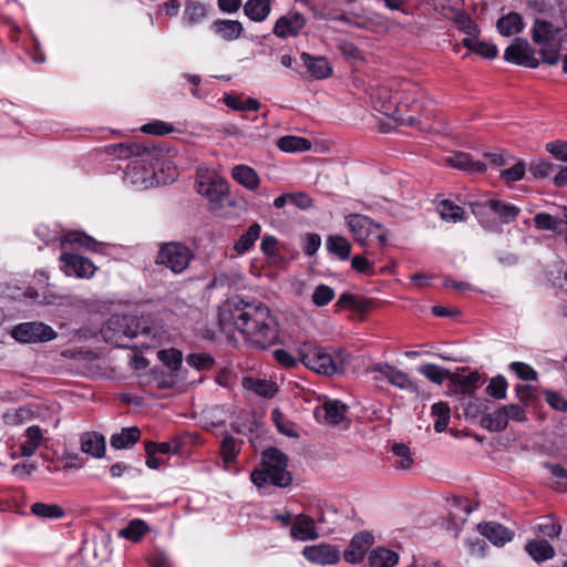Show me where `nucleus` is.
<instances>
[{"instance_id":"obj_1","label":"nucleus","mask_w":567,"mask_h":567,"mask_svg":"<svg viewBox=\"0 0 567 567\" xmlns=\"http://www.w3.org/2000/svg\"><path fill=\"white\" fill-rule=\"evenodd\" d=\"M101 334L105 342L118 348L148 349L158 342L161 330L144 316L113 315L102 327Z\"/></svg>"},{"instance_id":"obj_2","label":"nucleus","mask_w":567,"mask_h":567,"mask_svg":"<svg viewBox=\"0 0 567 567\" xmlns=\"http://www.w3.org/2000/svg\"><path fill=\"white\" fill-rule=\"evenodd\" d=\"M229 313L234 324L251 347L265 350L276 343L278 329L267 306L239 301L229 309Z\"/></svg>"},{"instance_id":"obj_3","label":"nucleus","mask_w":567,"mask_h":567,"mask_svg":"<svg viewBox=\"0 0 567 567\" xmlns=\"http://www.w3.org/2000/svg\"><path fill=\"white\" fill-rule=\"evenodd\" d=\"M300 362L309 370L326 377L344 373L351 355L342 348L328 352L323 347L313 342H303L298 348Z\"/></svg>"},{"instance_id":"obj_4","label":"nucleus","mask_w":567,"mask_h":567,"mask_svg":"<svg viewBox=\"0 0 567 567\" xmlns=\"http://www.w3.org/2000/svg\"><path fill=\"white\" fill-rule=\"evenodd\" d=\"M287 466V455L277 447H269L262 452L261 467L251 472L250 480L257 487H262L266 484L288 487L292 482V476Z\"/></svg>"},{"instance_id":"obj_5","label":"nucleus","mask_w":567,"mask_h":567,"mask_svg":"<svg viewBox=\"0 0 567 567\" xmlns=\"http://www.w3.org/2000/svg\"><path fill=\"white\" fill-rule=\"evenodd\" d=\"M470 208L485 229L497 233L499 224L513 223L520 213L519 207L497 199L471 202Z\"/></svg>"},{"instance_id":"obj_6","label":"nucleus","mask_w":567,"mask_h":567,"mask_svg":"<svg viewBox=\"0 0 567 567\" xmlns=\"http://www.w3.org/2000/svg\"><path fill=\"white\" fill-rule=\"evenodd\" d=\"M381 113L399 124L414 126L419 123L421 103L414 94L404 90L396 92L394 101L382 104Z\"/></svg>"},{"instance_id":"obj_7","label":"nucleus","mask_w":567,"mask_h":567,"mask_svg":"<svg viewBox=\"0 0 567 567\" xmlns=\"http://www.w3.org/2000/svg\"><path fill=\"white\" fill-rule=\"evenodd\" d=\"M193 258L194 254L187 245L179 241H169L161 245L155 262L179 275L188 268Z\"/></svg>"},{"instance_id":"obj_8","label":"nucleus","mask_w":567,"mask_h":567,"mask_svg":"<svg viewBox=\"0 0 567 567\" xmlns=\"http://www.w3.org/2000/svg\"><path fill=\"white\" fill-rule=\"evenodd\" d=\"M347 225L350 228L354 239L361 246H369V231L378 234V247L383 248L386 245V230L381 224L365 215L352 214L347 217Z\"/></svg>"},{"instance_id":"obj_9","label":"nucleus","mask_w":567,"mask_h":567,"mask_svg":"<svg viewBox=\"0 0 567 567\" xmlns=\"http://www.w3.org/2000/svg\"><path fill=\"white\" fill-rule=\"evenodd\" d=\"M195 185L209 202H218L227 193V183L207 167H198Z\"/></svg>"},{"instance_id":"obj_10","label":"nucleus","mask_w":567,"mask_h":567,"mask_svg":"<svg viewBox=\"0 0 567 567\" xmlns=\"http://www.w3.org/2000/svg\"><path fill=\"white\" fill-rule=\"evenodd\" d=\"M11 336L19 342H47L56 338V332L43 322L32 321L17 324Z\"/></svg>"},{"instance_id":"obj_11","label":"nucleus","mask_w":567,"mask_h":567,"mask_svg":"<svg viewBox=\"0 0 567 567\" xmlns=\"http://www.w3.org/2000/svg\"><path fill=\"white\" fill-rule=\"evenodd\" d=\"M504 60L517 65L536 69L539 65L535 56V50L529 42L523 38H515L511 45L504 51Z\"/></svg>"},{"instance_id":"obj_12","label":"nucleus","mask_w":567,"mask_h":567,"mask_svg":"<svg viewBox=\"0 0 567 567\" xmlns=\"http://www.w3.org/2000/svg\"><path fill=\"white\" fill-rule=\"evenodd\" d=\"M306 22L307 20L303 14L297 11H291L276 21L272 32L276 37L281 39L297 37L305 28Z\"/></svg>"},{"instance_id":"obj_13","label":"nucleus","mask_w":567,"mask_h":567,"mask_svg":"<svg viewBox=\"0 0 567 567\" xmlns=\"http://www.w3.org/2000/svg\"><path fill=\"white\" fill-rule=\"evenodd\" d=\"M302 555L307 560L319 565L337 564L340 559L339 548L326 543L306 546Z\"/></svg>"},{"instance_id":"obj_14","label":"nucleus","mask_w":567,"mask_h":567,"mask_svg":"<svg viewBox=\"0 0 567 567\" xmlns=\"http://www.w3.org/2000/svg\"><path fill=\"white\" fill-rule=\"evenodd\" d=\"M62 269L66 275H75L80 278H90L95 271L94 264L80 255L63 252L60 257Z\"/></svg>"},{"instance_id":"obj_15","label":"nucleus","mask_w":567,"mask_h":567,"mask_svg":"<svg viewBox=\"0 0 567 567\" xmlns=\"http://www.w3.org/2000/svg\"><path fill=\"white\" fill-rule=\"evenodd\" d=\"M374 542V537L369 532L355 534L348 548L343 551V558L347 563L358 564L362 561L365 553Z\"/></svg>"},{"instance_id":"obj_16","label":"nucleus","mask_w":567,"mask_h":567,"mask_svg":"<svg viewBox=\"0 0 567 567\" xmlns=\"http://www.w3.org/2000/svg\"><path fill=\"white\" fill-rule=\"evenodd\" d=\"M478 532L495 546H504L514 538V532L499 523L487 522L478 524Z\"/></svg>"},{"instance_id":"obj_17","label":"nucleus","mask_w":567,"mask_h":567,"mask_svg":"<svg viewBox=\"0 0 567 567\" xmlns=\"http://www.w3.org/2000/svg\"><path fill=\"white\" fill-rule=\"evenodd\" d=\"M290 535L293 539L302 542L317 539L319 534L316 530V519L305 514L297 515Z\"/></svg>"},{"instance_id":"obj_18","label":"nucleus","mask_w":567,"mask_h":567,"mask_svg":"<svg viewBox=\"0 0 567 567\" xmlns=\"http://www.w3.org/2000/svg\"><path fill=\"white\" fill-rule=\"evenodd\" d=\"M528 556L536 563L540 564L554 558L556 551L548 539L534 538L528 540L524 547Z\"/></svg>"},{"instance_id":"obj_19","label":"nucleus","mask_w":567,"mask_h":567,"mask_svg":"<svg viewBox=\"0 0 567 567\" xmlns=\"http://www.w3.org/2000/svg\"><path fill=\"white\" fill-rule=\"evenodd\" d=\"M212 30L226 41H234L243 37L244 27L238 20L217 19L212 24Z\"/></svg>"},{"instance_id":"obj_20","label":"nucleus","mask_w":567,"mask_h":567,"mask_svg":"<svg viewBox=\"0 0 567 567\" xmlns=\"http://www.w3.org/2000/svg\"><path fill=\"white\" fill-rule=\"evenodd\" d=\"M559 31V28L555 27L551 22L536 19L530 32L532 40L535 44L540 45L555 40Z\"/></svg>"},{"instance_id":"obj_21","label":"nucleus","mask_w":567,"mask_h":567,"mask_svg":"<svg viewBox=\"0 0 567 567\" xmlns=\"http://www.w3.org/2000/svg\"><path fill=\"white\" fill-rule=\"evenodd\" d=\"M81 451L93 457H102L105 453V439L96 432H85L81 435Z\"/></svg>"},{"instance_id":"obj_22","label":"nucleus","mask_w":567,"mask_h":567,"mask_svg":"<svg viewBox=\"0 0 567 567\" xmlns=\"http://www.w3.org/2000/svg\"><path fill=\"white\" fill-rule=\"evenodd\" d=\"M24 442L20 445V455L23 457H30L35 454L37 450L42 444L43 431L38 425L29 426L24 433Z\"/></svg>"},{"instance_id":"obj_23","label":"nucleus","mask_w":567,"mask_h":567,"mask_svg":"<svg viewBox=\"0 0 567 567\" xmlns=\"http://www.w3.org/2000/svg\"><path fill=\"white\" fill-rule=\"evenodd\" d=\"M233 178L249 190H256L259 187L260 178L257 172L247 165H236L231 169Z\"/></svg>"},{"instance_id":"obj_24","label":"nucleus","mask_w":567,"mask_h":567,"mask_svg":"<svg viewBox=\"0 0 567 567\" xmlns=\"http://www.w3.org/2000/svg\"><path fill=\"white\" fill-rule=\"evenodd\" d=\"M321 410L327 424L338 425L344 420L348 406L339 400H328L322 404Z\"/></svg>"},{"instance_id":"obj_25","label":"nucleus","mask_w":567,"mask_h":567,"mask_svg":"<svg viewBox=\"0 0 567 567\" xmlns=\"http://www.w3.org/2000/svg\"><path fill=\"white\" fill-rule=\"evenodd\" d=\"M524 21L519 13L509 12L497 20L496 28L504 37L517 34L524 29Z\"/></svg>"},{"instance_id":"obj_26","label":"nucleus","mask_w":567,"mask_h":567,"mask_svg":"<svg viewBox=\"0 0 567 567\" xmlns=\"http://www.w3.org/2000/svg\"><path fill=\"white\" fill-rule=\"evenodd\" d=\"M482 427L491 432H502L508 425L507 412L503 406L497 408L494 412L487 413L481 417Z\"/></svg>"},{"instance_id":"obj_27","label":"nucleus","mask_w":567,"mask_h":567,"mask_svg":"<svg viewBox=\"0 0 567 567\" xmlns=\"http://www.w3.org/2000/svg\"><path fill=\"white\" fill-rule=\"evenodd\" d=\"M243 8L245 16L254 22L265 21L271 12L270 0H248Z\"/></svg>"},{"instance_id":"obj_28","label":"nucleus","mask_w":567,"mask_h":567,"mask_svg":"<svg viewBox=\"0 0 567 567\" xmlns=\"http://www.w3.org/2000/svg\"><path fill=\"white\" fill-rule=\"evenodd\" d=\"M447 163L455 168L466 171L468 173H482L486 169V165L481 161H474L470 154L456 153L447 158Z\"/></svg>"},{"instance_id":"obj_29","label":"nucleus","mask_w":567,"mask_h":567,"mask_svg":"<svg viewBox=\"0 0 567 567\" xmlns=\"http://www.w3.org/2000/svg\"><path fill=\"white\" fill-rule=\"evenodd\" d=\"M141 431L137 426L124 427L111 436V446L116 450L130 449L138 442Z\"/></svg>"},{"instance_id":"obj_30","label":"nucleus","mask_w":567,"mask_h":567,"mask_svg":"<svg viewBox=\"0 0 567 567\" xmlns=\"http://www.w3.org/2000/svg\"><path fill=\"white\" fill-rule=\"evenodd\" d=\"M561 525L553 517H542L540 520L533 526V533L536 538L554 539L561 534Z\"/></svg>"},{"instance_id":"obj_31","label":"nucleus","mask_w":567,"mask_h":567,"mask_svg":"<svg viewBox=\"0 0 567 567\" xmlns=\"http://www.w3.org/2000/svg\"><path fill=\"white\" fill-rule=\"evenodd\" d=\"M243 385L245 389L266 399H271L278 391V386L275 382L255 378H245Z\"/></svg>"},{"instance_id":"obj_32","label":"nucleus","mask_w":567,"mask_h":567,"mask_svg":"<svg viewBox=\"0 0 567 567\" xmlns=\"http://www.w3.org/2000/svg\"><path fill=\"white\" fill-rule=\"evenodd\" d=\"M399 561V555L390 549L378 547L368 557L370 567H394Z\"/></svg>"},{"instance_id":"obj_33","label":"nucleus","mask_w":567,"mask_h":567,"mask_svg":"<svg viewBox=\"0 0 567 567\" xmlns=\"http://www.w3.org/2000/svg\"><path fill=\"white\" fill-rule=\"evenodd\" d=\"M107 152L120 158H128L132 156H142L150 153L146 145L138 143H120L107 146Z\"/></svg>"},{"instance_id":"obj_34","label":"nucleus","mask_w":567,"mask_h":567,"mask_svg":"<svg viewBox=\"0 0 567 567\" xmlns=\"http://www.w3.org/2000/svg\"><path fill=\"white\" fill-rule=\"evenodd\" d=\"M260 233V225L258 223H254L252 225L249 226L247 231L235 241L233 249L236 251L237 255H244L245 252L251 249L256 240L259 238Z\"/></svg>"},{"instance_id":"obj_35","label":"nucleus","mask_w":567,"mask_h":567,"mask_svg":"<svg viewBox=\"0 0 567 567\" xmlns=\"http://www.w3.org/2000/svg\"><path fill=\"white\" fill-rule=\"evenodd\" d=\"M301 58H302L308 71L316 79H324L331 74L332 69L327 59L313 58L308 53H302Z\"/></svg>"},{"instance_id":"obj_36","label":"nucleus","mask_w":567,"mask_h":567,"mask_svg":"<svg viewBox=\"0 0 567 567\" xmlns=\"http://www.w3.org/2000/svg\"><path fill=\"white\" fill-rule=\"evenodd\" d=\"M417 371L427 380L439 385L443 384L446 380L451 382L452 379V372L449 369L434 363L422 364Z\"/></svg>"},{"instance_id":"obj_37","label":"nucleus","mask_w":567,"mask_h":567,"mask_svg":"<svg viewBox=\"0 0 567 567\" xmlns=\"http://www.w3.org/2000/svg\"><path fill=\"white\" fill-rule=\"evenodd\" d=\"M311 142L301 136L287 135L277 141V146L286 153L305 152L311 148Z\"/></svg>"},{"instance_id":"obj_38","label":"nucleus","mask_w":567,"mask_h":567,"mask_svg":"<svg viewBox=\"0 0 567 567\" xmlns=\"http://www.w3.org/2000/svg\"><path fill=\"white\" fill-rule=\"evenodd\" d=\"M372 306V301L362 297H358L355 295L344 292L342 293L337 303L336 307L346 309H353L360 312L369 311Z\"/></svg>"},{"instance_id":"obj_39","label":"nucleus","mask_w":567,"mask_h":567,"mask_svg":"<svg viewBox=\"0 0 567 567\" xmlns=\"http://www.w3.org/2000/svg\"><path fill=\"white\" fill-rule=\"evenodd\" d=\"M241 440H237L234 436L226 434L220 442V455L226 464L235 462L237 455L241 450Z\"/></svg>"},{"instance_id":"obj_40","label":"nucleus","mask_w":567,"mask_h":567,"mask_svg":"<svg viewBox=\"0 0 567 567\" xmlns=\"http://www.w3.org/2000/svg\"><path fill=\"white\" fill-rule=\"evenodd\" d=\"M472 511L473 508L467 498L453 497L450 501V515L455 523L461 522L464 524Z\"/></svg>"},{"instance_id":"obj_41","label":"nucleus","mask_w":567,"mask_h":567,"mask_svg":"<svg viewBox=\"0 0 567 567\" xmlns=\"http://www.w3.org/2000/svg\"><path fill=\"white\" fill-rule=\"evenodd\" d=\"M437 209L444 220L457 223L466 219L464 209L449 199L442 200Z\"/></svg>"},{"instance_id":"obj_42","label":"nucleus","mask_w":567,"mask_h":567,"mask_svg":"<svg viewBox=\"0 0 567 567\" xmlns=\"http://www.w3.org/2000/svg\"><path fill=\"white\" fill-rule=\"evenodd\" d=\"M481 381L478 372H471L467 375L452 373L451 383L458 385L463 394H472Z\"/></svg>"},{"instance_id":"obj_43","label":"nucleus","mask_w":567,"mask_h":567,"mask_svg":"<svg viewBox=\"0 0 567 567\" xmlns=\"http://www.w3.org/2000/svg\"><path fill=\"white\" fill-rule=\"evenodd\" d=\"M432 415L436 417L434 422V430L437 433H442L446 430L450 417H451V409L445 402L434 403L431 408Z\"/></svg>"},{"instance_id":"obj_44","label":"nucleus","mask_w":567,"mask_h":567,"mask_svg":"<svg viewBox=\"0 0 567 567\" xmlns=\"http://www.w3.org/2000/svg\"><path fill=\"white\" fill-rule=\"evenodd\" d=\"M389 382L392 385L411 393L417 394L420 392L417 383L413 381L408 373L396 368H394L392 374L389 375Z\"/></svg>"},{"instance_id":"obj_45","label":"nucleus","mask_w":567,"mask_h":567,"mask_svg":"<svg viewBox=\"0 0 567 567\" xmlns=\"http://www.w3.org/2000/svg\"><path fill=\"white\" fill-rule=\"evenodd\" d=\"M327 248L342 260L348 259L351 252L350 243L342 236H329Z\"/></svg>"},{"instance_id":"obj_46","label":"nucleus","mask_w":567,"mask_h":567,"mask_svg":"<svg viewBox=\"0 0 567 567\" xmlns=\"http://www.w3.org/2000/svg\"><path fill=\"white\" fill-rule=\"evenodd\" d=\"M148 527L142 519L131 520L126 527L118 532V535L132 542H138L147 532Z\"/></svg>"},{"instance_id":"obj_47","label":"nucleus","mask_w":567,"mask_h":567,"mask_svg":"<svg viewBox=\"0 0 567 567\" xmlns=\"http://www.w3.org/2000/svg\"><path fill=\"white\" fill-rule=\"evenodd\" d=\"M395 460V467L400 470H409L414 463L411 450L404 443H395L392 446Z\"/></svg>"},{"instance_id":"obj_48","label":"nucleus","mask_w":567,"mask_h":567,"mask_svg":"<svg viewBox=\"0 0 567 567\" xmlns=\"http://www.w3.org/2000/svg\"><path fill=\"white\" fill-rule=\"evenodd\" d=\"M539 47V54L544 63L549 65H555L558 63L561 43L557 40V38L550 42L543 43Z\"/></svg>"},{"instance_id":"obj_49","label":"nucleus","mask_w":567,"mask_h":567,"mask_svg":"<svg viewBox=\"0 0 567 567\" xmlns=\"http://www.w3.org/2000/svg\"><path fill=\"white\" fill-rule=\"evenodd\" d=\"M31 513L42 518H60L64 516V509L58 504L34 503Z\"/></svg>"},{"instance_id":"obj_50","label":"nucleus","mask_w":567,"mask_h":567,"mask_svg":"<svg viewBox=\"0 0 567 567\" xmlns=\"http://www.w3.org/2000/svg\"><path fill=\"white\" fill-rule=\"evenodd\" d=\"M70 244V245H78L80 247H84L87 250H95V247L97 245L96 240L92 237L85 235L84 233L80 231H71L68 233L62 238V246Z\"/></svg>"},{"instance_id":"obj_51","label":"nucleus","mask_w":567,"mask_h":567,"mask_svg":"<svg viewBox=\"0 0 567 567\" xmlns=\"http://www.w3.org/2000/svg\"><path fill=\"white\" fill-rule=\"evenodd\" d=\"M159 361L172 371H178L183 362V354L175 348L161 350L157 353Z\"/></svg>"},{"instance_id":"obj_52","label":"nucleus","mask_w":567,"mask_h":567,"mask_svg":"<svg viewBox=\"0 0 567 567\" xmlns=\"http://www.w3.org/2000/svg\"><path fill=\"white\" fill-rule=\"evenodd\" d=\"M186 363L198 371L210 370L215 364V359L206 352L189 353L186 357Z\"/></svg>"},{"instance_id":"obj_53","label":"nucleus","mask_w":567,"mask_h":567,"mask_svg":"<svg viewBox=\"0 0 567 567\" xmlns=\"http://www.w3.org/2000/svg\"><path fill=\"white\" fill-rule=\"evenodd\" d=\"M271 417L280 433L289 437H298L295 423L287 420L279 409L271 412Z\"/></svg>"},{"instance_id":"obj_54","label":"nucleus","mask_w":567,"mask_h":567,"mask_svg":"<svg viewBox=\"0 0 567 567\" xmlns=\"http://www.w3.org/2000/svg\"><path fill=\"white\" fill-rule=\"evenodd\" d=\"M507 386L506 379L503 375H497L491 379L486 386V393L496 400H503L506 398Z\"/></svg>"},{"instance_id":"obj_55","label":"nucleus","mask_w":567,"mask_h":567,"mask_svg":"<svg viewBox=\"0 0 567 567\" xmlns=\"http://www.w3.org/2000/svg\"><path fill=\"white\" fill-rule=\"evenodd\" d=\"M455 22L458 29L466 35L477 37L478 29L476 23L463 10L457 11Z\"/></svg>"},{"instance_id":"obj_56","label":"nucleus","mask_w":567,"mask_h":567,"mask_svg":"<svg viewBox=\"0 0 567 567\" xmlns=\"http://www.w3.org/2000/svg\"><path fill=\"white\" fill-rule=\"evenodd\" d=\"M508 368L523 381L537 380L538 373L536 370L525 362H512Z\"/></svg>"},{"instance_id":"obj_57","label":"nucleus","mask_w":567,"mask_h":567,"mask_svg":"<svg viewBox=\"0 0 567 567\" xmlns=\"http://www.w3.org/2000/svg\"><path fill=\"white\" fill-rule=\"evenodd\" d=\"M334 298V290L327 285H319L316 287L312 293V302L317 307H323L328 305Z\"/></svg>"},{"instance_id":"obj_58","label":"nucleus","mask_w":567,"mask_h":567,"mask_svg":"<svg viewBox=\"0 0 567 567\" xmlns=\"http://www.w3.org/2000/svg\"><path fill=\"white\" fill-rule=\"evenodd\" d=\"M535 388L529 384H517L515 385L516 398L519 401V404L527 408L536 399Z\"/></svg>"},{"instance_id":"obj_59","label":"nucleus","mask_w":567,"mask_h":567,"mask_svg":"<svg viewBox=\"0 0 567 567\" xmlns=\"http://www.w3.org/2000/svg\"><path fill=\"white\" fill-rule=\"evenodd\" d=\"M545 401L556 411L567 412V400L557 391L545 390Z\"/></svg>"},{"instance_id":"obj_60","label":"nucleus","mask_w":567,"mask_h":567,"mask_svg":"<svg viewBox=\"0 0 567 567\" xmlns=\"http://www.w3.org/2000/svg\"><path fill=\"white\" fill-rule=\"evenodd\" d=\"M545 466L550 471L551 475L556 478L557 489L560 492H566L567 470L559 464L546 463Z\"/></svg>"},{"instance_id":"obj_61","label":"nucleus","mask_w":567,"mask_h":567,"mask_svg":"<svg viewBox=\"0 0 567 567\" xmlns=\"http://www.w3.org/2000/svg\"><path fill=\"white\" fill-rule=\"evenodd\" d=\"M206 17V7L200 2H193L185 9V19L189 23L199 22Z\"/></svg>"},{"instance_id":"obj_62","label":"nucleus","mask_w":567,"mask_h":567,"mask_svg":"<svg viewBox=\"0 0 567 567\" xmlns=\"http://www.w3.org/2000/svg\"><path fill=\"white\" fill-rule=\"evenodd\" d=\"M555 165L545 159H537L530 163L529 172L537 178L547 177L554 169Z\"/></svg>"},{"instance_id":"obj_63","label":"nucleus","mask_w":567,"mask_h":567,"mask_svg":"<svg viewBox=\"0 0 567 567\" xmlns=\"http://www.w3.org/2000/svg\"><path fill=\"white\" fill-rule=\"evenodd\" d=\"M142 132L152 135H166L174 131V127L162 121H154L142 126Z\"/></svg>"},{"instance_id":"obj_64","label":"nucleus","mask_w":567,"mask_h":567,"mask_svg":"<svg viewBox=\"0 0 567 567\" xmlns=\"http://www.w3.org/2000/svg\"><path fill=\"white\" fill-rule=\"evenodd\" d=\"M546 151L556 159L567 162V142L555 141L546 144Z\"/></svg>"}]
</instances>
